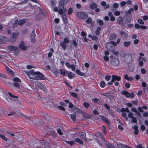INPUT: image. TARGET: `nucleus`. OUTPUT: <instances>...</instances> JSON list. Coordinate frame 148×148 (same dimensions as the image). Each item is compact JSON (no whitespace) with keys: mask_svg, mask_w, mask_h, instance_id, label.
<instances>
[{"mask_svg":"<svg viewBox=\"0 0 148 148\" xmlns=\"http://www.w3.org/2000/svg\"><path fill=\"white\" fill-rule=\"evenodd\" d=\"M59 10L58 13L61 15L63 20L64 21L66 20V9L64 8V3L62 2H60L58 5Z\"/></svg>","mask_w":148,"mask_h":148,"instance_id":"f257e3e1","label":"nucleus"},{"mask_svg":"<svg viewBox=\"0 0 148 148\" xmlns=\"http://www.w3.org/2000/svg\"><path fill=\"white\" fill-rule=\"evenodd\" d=\"M28 75L31 79H36L37 72H34L33 70H31L28 71Z\"/></svg>","mask_w":148,"mask_h":148,"instance_id":"f03ea898","label":"nucleus"},{"mask_svg":"<svg viewBox=\"0 0 148 148\" xmlns=\"http://www.w3.org/2000/svg\"><path fill=\"white\" fill-rule=\"evenodd\" d=\"M8 49L11 51H14V54L16 55H18L19 51L18 47L12 45H10L8 46Z\"/></svg>","mask_w":148,"mask_h":148,"instance_id":"7ed1b4c3","label":"nucleus"},{"mask_svg":"<svg viewBox=\"0 0 148 148\" xmlns=\"http://www.w3.org/2000/svg\"><path fill=\"white\" fill-rule=\"evenodd\" d=\"M97 136H99L100 137V139H99L98 143L99 145H103L106 144L105 141L104 139V137L102 135L101 132H98L97 133Z\"/></svg>","mask_w":148,"mask_h":148,"instance_id":"20e7f679","label":"nucleus"},{"mask_svg":"<svg viewBox=\"0 0 148 148\" xmlns=\"http://www.w3.org/2000/svg\"><path fill=\"white\" fill-rule=\"evenodd\" d=\"M116 43L113 41H111L110 42H108L106 44V47L109 50H111L113 49V47L116 45Z\"/></svg>","mask_w":148,"mask_h":148,"instance_id":"39448f33","label":"nucleus"},{"mask_svg":"<svg viewBox=\"0 0 148 148\" xmlns=\"http://www.w3.org/2000/svg\"><path fill=\"white\" fill-rule=\"evenodd\" d=\"M69 41L67 38H65L64 40L62 42L60 43V45L62 47V48L64 50H65L66 49L67 45L69 42Z\"/></svg>","mask_w":148,"mask_h":148,"instance_id":"423d86ee","label":"nucleus"},{"mask_svg":"<svg viewBox=\"0 0 148 148\" xmlns=\"http://www.w3.org/2000/svg\"><path fill=\"white\" fill-rule=\"evenodd\" d=\"M122 94L125 95L127 98L130 97L133 98L134 97V95L133 93H129L126 91H123L122 92Z\"/></svg>","mask_w":148,"mask_h":148,"instance_id":"0eeeda50","label":"nucleus"},{"mask_svg":"<svg viewBox=\"0 0 148 148\" xmlns=\"http://www.w3.org/2000/svg\"><path fill=\"white\" fill-rule=\"evenodd\" d=\"M77 15L80 18L85 19L88 17L87 14L85 12H79L77 13Z\"/></svg>","mask_w":148,"mask_h":148,"instance_id":"6e6552de","label":"nucleus"},{"mask_svg":"<svg viewBox=\"0 0 148 148\" xmlns=\"http://www.w3.org/2000/svg\"><path fill=\"white\" fill-rule=\"evenodd\" d=\"M119 63V59L116 58H112V59L111 63V64L113 66H117Z\"/></svg>","mask_w":148,"mask_h":148,"instance_id":"1a4fd4ad","label":"nucleus"},{"mask_svg":"<svg viewBox=\"0 0 148 148\" xmlns=\"http://www.w3.org/2000/svg\"><path fill=\"white\" fill-rule=\"evenodd\" d=\"M16 33H13L10 38V41L12 43H14L16 41Z\"/></svg>","mask_w":148,"mask_h":148,"instance_id":"9d476101","label":"nucleus"},{"mask_svg":"<svg viewBox=\"0 0 148 148\" xmlns=\"http://www.w3.org/2000/svg\"><path fill=\"white\" fill-rule=\"evenodd\" d=\"M19 47L21 50H25L26 49V47L23 41H21L19 45Z\"/></svg>","mask_w":148,"mask_h":148,"instance_id":"9b49d317","label":"nucleus"},{"mask_svg":"<svg viewBox=\"0 0 148 148\" xmlns=\"http://www.w3.org/2000/svg\"><path fill=\"white\" fill-rule=\"evenodd\" d=\"M121 77L120 76H118L116 75H113L112 76V81L114 82L116 80L118 82L121 80Z\"/></svg>","mask_w":148,"mask_h":148,"instance_id":"f8f14e48","label":"nucleus"},{"mask_svg":"<svg viewBox=\"0 0 148 148\" xmlns=\"http://www.w3.org/2000/svg\"><path fill=\"white\" fill-rule=\"evenodd\" d=\"M45 79V78L42 74L38 72V80H44Z\"/></svg>","mask_w":148,"mask_h":148,"instance_id":"ddd939ff","label":"nucleus"},{"mask_svg":"<svg viewBox=\"0 0 148 148\" xmlns=\"http://www.w3.org/2000/svg\"><path fill=\"white\" fill-rule=\"evenodd\" d=\"M38 87L40 88L41 90H42L44 92H46L47 91V89L43 85L39 82H38Z\"/></svg>","mask_w":148,"mask_h":148,"instance_id":"4468645a","label":"nucleus"},{"mask_svg":"<svg viewBox=\"0 0 148 148\" xmlns=\"http://www.w3.org/2000/svg\"><path fill=\"white\" fill-rule=\"evenodd\" d=\"M36 36L34 33V31H32L31 37H30V39L31 40V41L32 42L34 43L36 41V40L34 39L35 38V37Z\"/></svg>","mask_w":148,"mask_h":148,"instance_id":"2eb2a0df","label":"nucleus"},{"mask_svg":"<svg viewBox=\"0 0 148 148\" xmlns=\"http://www.w3.org/2000/svg\"><path fill=\"white\" fill-rule=\"evenodd\" d=\"M59 73L63 76H65L66 74H67V71L64 69H61L59 70Z\"/></svg>","mask_w":148,"mask_h":148,"instance_id":"dca6fc26","label":"nucleus"},{"mask_svg":"<svg viewBox=\"0 0 148 148\" xmlns=\"http://www.w3.org/2000/svg\"><path fill=\"white\" fill-rule=\"evenodd\" d=\"M97 5L95 3H91L90 5V8L92 10H94L97 7Z\"/></svg>","mask_w":148,"mask_h":148,"instance_id":"f3484780","label":"nucleus"},{"mask_svg":"<svg viewBox=\"0 0 148 148\" xmlns=\"http://www.w3.org/2000/svg\"><path fill=\"white\" fill-rule=\"evenodd\" d=\"M125 58L131 60L132 58V55L130 53H128L125 55Z\"/></svg>","mask_w":148,"mask_h":148,"instance_id":"a211bd4d","label":"nucleus"},{"mask_svg":"<svg viewBox=\"0 0 148 148\" xmlns=\"http://www.w3.org/2000/svg\"><path fill=\"white\" fill-rule=\"evenodd\" d=\"M118 146L119 148H131L127 145H123L121 144L118 145Z\"/></svg>","mask_w":148,"mask_h":148,"instance_id":"6ab92c4d","label":"nucleus"},{"mask_svg":"<svg viewBox=\"0 0 148 148\" xmlns=\"http://www.w3.org/2000/svg\"><path fill=\"white\" fill-rule=\"evenodd\" d=\"M132 129L134 130V133L136 134L137 135L138 134V127L136 125H134V126H133L132 127Z\"/></svg>","mask_w":148,"mask_h":148,"instance_id":"aec40b11","label":"nucleus"},{"mask_svg":"<svg viewBox=\"0 0 148 148\" xmlns=\"http://www.w3.org/2000/svg\"><path fill=\"white\" fill-rule=\"evenodd\" d=\"M120 34L122 35L123 37L125 38L127 37L128 36V34L127 33L123 31H121L120 32Z\"/></svg>","mask_w":148,"mask_h":148,"instance_id":"412c9836","label":"nucleus"},{"mask_svg":"<svg viewBox=\"0 0 148 148\" xmlns=\"http://www.w3.org/2000/svg\"><path fill=\"white\" fill-rule=\"evenodd\" d=\"M27 21L26 19H23L19 21H18V25H22L25 23Z\"/></svg>","mask_w":148,"mask_h":148,"instance_id":"4be33fe9","label":"nucleus"},{"mask_svg":"<svg viewBox=\"0 0 148 148\" xmlns=\"http://www.w3.org/2000/svg\"><path fill=\"white\" fill-rule=\"evenodd\" d=\"M71 117L73 121H75L76 119V114H72L71 115Z\"/></svg>","mask_w":148,"mask_h":148,"instance_id":"5701e85b","label":"nucleus"},{"mask_svg":"<svg viewBox=\"0 0 148 148\" xmlns=\"http://www.w3.org/2000/svg\"><path fill=\"white\" fill-rule=\"evenodd\" d=\"M76 73L79 75L83 76L84 75V73H82L79 69H77L76 70Z\"/></svg>","mask_w":148,"mask_h":148,"instance_id":"b1692460","label":"nucleus"},{"mask_svg":"<svg viewBox=\"0 0 148 148\" xmlns=\"http://www.w3.org/2000/svg\"><path fill=\"white\" fill-rule=\"evenodd\" d=\"M101 119L102 120L105 121L106 122H107L108 124H109V122L107 118L103 116H101Z\"/></svg>","mask_w":148,"mask_h":148,"instance_id":"393cba45","label":"nucleus"},{"mask_svg":"<svg viewBox=\"0 0 148 148\" xmlns=\"http://www.w3.org/2000/svg\"><path fill=\"white\" fill-rule=\"evenodd\" d=\"M131 44L130 41H125L123 42V45L125 47H128L130 46Z\"/></svg>","mask_w":148,"mask_h":148,"instance_id":"a878e982","label":"nucleus"},{"mask_svg":"<svg viewBox=\"0 0 148 148\" xmlns=\"http://www.w3.org/2000/svg\"><path fill=\"white\" fill-rule=\"evenodd\" d=\"M39 10L41 14L43 15H45L46 14V11L45 10L43 9H40L39 8Z\"/></svg>","mask_w":148,"mask_h":148,"instance_id":"bb28decb","label":"nucleus"},{"mask_svg":"<svg viewBox=\"0 0 148 148\" xmlns=\"http://www.w3.org/2000/svg\"><path fill=\"white\" fill-rule=\"evenodd\" d=\"M54 52L53 49L52 48L50 49V51H49L48 53V57H50L52 55Z\"/></svg>","mask_w":148,"mask_h":148,"instance_id":"cd10ccee","label":"nucleus"},{"mask_svg":"<svg viewBox=\"0 0 148 148\" xmlns=\"http://www.w3.org/2000/svg\"><path fill=\"white\" fill-rule=\"evenodd\" d=\"M75 141L78 143L80 144H83V142L82 141L78 138H76L75 139Z\"/></svg>","mask_w":148,"mask_h":148,"instance_id":"c85d7f7f","label":"nucleus"},{"mask_svg":"<svg viewBox=\"0 0 148 148\" xmlns=\"http://www.w3.org/2000/svg\"><path fill=\"white\" fill-rule=\"evenodd\" d=\"M97 22L98 23H99L100 26H101L103 25V22L102 20L99 19H97Z\"/></svg>","mask_w":148,"mask_h":148,"instance_id":"c756f323","label":"nucleus"},{"mask_svg":"<svg viewBox=\"0 0 148 148\" xmlns=\"http://www.w3.org/2000/svg\"><path fill=\"white\" fill-rule=\"evenodd\" d=\"M18 23V21L17 20H15L14 22H13L12 27H16L17 25V24Z\"/></svg>","mask_w":148,"mask_h":148,"instance_id":"7c9ffc66","label":"nucleus"},{"mask_svg":"<svg viewBox=\"0 0 148 148\" xmlns=\"http://www.w3.org/2000/svg\"><path fill=\"white\" fill-rule=\"evenodd\" d=\"M75 141L72 140L71 141H66V142L71 146L75 144Z\"/></svg>","mask_w":148,"mask_h":148,"instance_id":"2f4dec72","label":"nucleus"},{"mask_svg":"<svg viewBox=\"0 0 148 148\" xmlns=\"http://www.w3.org/2000/svg\"><path fill=\"white\" fill-rule=\"evenodd\" d=\"M116 37V35L115 34H111L109 37V39L110 40H112L115 39Z\"/></svg>","mask_w":148,"mask_h":148,"instance_id":"473e14b6","label":"nucleus"},{"mask_svg":"<svg viewBox=\"0 0 148 148\" xmlns=\"http://www.w3.org/2000/svg\"><path fill=\"white\" fill-rule=\"evenodd\" d=\"M74 75L72 72H70L68 74V76L69 78L70 79L74 77Z\"/></svg>","mask_w":148,"mask_h":148,"instance_id":"72a5a7b5","label":"nucleus"},{"mask_svg":"<svg viewBox=\"0 0 148 148\" xmlns=\"http://www.w3.org/2000/svg\"><path fill=\"white\" fill-rule=\"evenodd\" d=\"M13 85L15 87L17 88H20V85L18 83L14 82L13 83Z\"/></svg>","mask_w":148,"mask_h":148,"instance_id":"f704fd0d","label":"nucleus"},{"mask_svg":"<svg viewBox=\"0 0 148 148\" xmlns=\"http://www.w3.org/2000/svg\"><path fill=\"white\" fill-rule=\"evenodd\" d=\"M0 138H1L5 141H6L7 140V138H6L3 135L0 134Z\"/></svg>","mask_w":148,"mask_h":148,"instance_id":"c9c22d12","label":"nucleus"},{"mask_svg":"<svg viewBox=\"0 0 148 148\" xmlns=\"http://www.w3.org/2000/svg\"><path fill=\"white\" fill-rule=\"evenodd\" d=\"M83 105L84 107L85 108H88L90 106V104L86 102H84L83 103Z\"/></svg>","mask_w":148,"mask_h":148,"instance_id":"e433bc0d","label":"nucleus"},{"mask_svg":"<svg viewBox=\"0 0 148 148\" xmlns=\"http://www.w3.org/2000/svg\"><path fill=\"white\" fill-rule=\"evenodd\" d=\"M13 81L14 82H21V81L20 79H19L18 77H15L13 79Z\"/></svg>","mask_w":148,"mask_h":148,"instance_id":"4c0bfd02","label":"nucleus"},{"mask_svg":"<svg viewBox=\"0 0 148 148\" xmlns=\"http://www.w3.org/2000/svg\"><path fill=\"white\" fill-rule=\"evenodd\" d=\"M132 119L131 121V123H136L137 122V121L136 118L135 117H133V118H132Z\"/></svg>","mask_w":148,"mask_h":148,"instance_id":"58836bf2","label":"nucleus"},{"mask_svg":"<svg viewBox=\"0 0 148 148\" xmlns=\"http://www.w3.org/2000/svg\"><path fill=\"white\" fill-rule=\"evenodd\" d=\"M105 84H106L104 81H102L100 83L101 87L102 88H103L105 86Z\"/></svg>","mask_w":148,"mask_h":148,"instance_id":"ea45409f","label":"nucleus"},{"mask_svg":"<svg viewBox=\"0 0 148 148\" xmlns=\"http://www.w3.org/2000/svg\"><path fill=\"white\" fill-rule=\"evenodd\" d=\"M8 70L9 73L12 75H14V73L12 70L10 69L9 68H8Z\"/></svg>","mask_w":148,"mask_h":148,"instance_id":"a19ab883","label":"nucleus"},{"mask_svg":"<svg viewBox=\"0 0 148 148\" xmlns=\"http://www.w3.org/2000/svg\"><path fill=\"white\" fill-rule=\"evenodd\" d=\"M111 78V76L109 75H107L105 77V79L107 81H109Z\"/></svg>","mask_w":148,"mask_h":148,"instance_id":"79ce46f5","label":"nucleus"},{"mask_svg":"<svg viewBox=\"0 0 148 148\" xmlns=\"http://www.w3.org/2000/svg\"><path fill=\"white\" fill-rule=\"evenodd\" d=\"M73 9L71 8H69L68 10V13L69 15H70L72 12Z\"/></svg>","mask_w":148,"mask_h":148,"instance_id":"37998d69","label":"nucleus"},{"mask_svg":"<svg viewBox=\"0 0 148 148\" xmlns=\"http://www.w3.org/2000/svg\"><path fill=\"white\" fill-rule=\"evenodd\" d=\"M138 23L142 25H143L144 24V22L141 19L139 18L138 19Z\"/></svg>","mask_w":148,"mask_h":148,"instance_id":"c03bdc74","label":"nucleus"},{"mask_svg":"<svg viewBox=\"0 0 148 148\" xmlns=\"http://www.w3.org/2000/svg\"><path fill=\"white\" fill-rule=\"evenodd\" d=\"M86 22L88 24L91 23L92 20L90 18H88L86 21Z\"/></svg>","mask_w":148,"mask_h":148,"instance_id":"a18cd8bd","label":"nucleus"},{"mask_svg":"<svg viewBox=\"0 0 148 148\" xmlns=\"http://www.w3.org/2000/svg\"><path fill=\"white\" fill-rule=\"evenodd\" d=\"M106 145L107 148H114L112 145L110 144H106Z\"/></svg>","mask_w":148,"mask_h":148,"instance_id":"49530a36","label":"nucleus"},{"mask_svg":"<svg viewBox=\"0 0 148 148\" xmlns=\"http://www.w3.org/2000/svg\"><path fill=\"white\" fill-rule=\"evenodd\" d=\"M128 116L129 118H132L134 117V115L133 114L132 112H130L128 114Z\"/></svg>","mask_w":148,"mask_h":148,"instance_id":"de8ad7c7","label":"nucleus"},{"mask_svg":"<svg viewBox=\"0 0 148 148\" xmlns=\"http://www.w3.org/2000/svg\"><path fill=\"white\" fill-rule=\"evenodd\" d=\"M104 106L106 108V109L108 110V112H110V113H111V112H110V107L106 104H105L104 105Z\"/></svg>","mask_w":148,"mask_h":148,"instance_id":"09e8293b","label":"nucleus"},{"mask_svg":"<svg viewBox=\"0 0 148 148\" xmlns=\"http://www.w3.org/2000/svg\"><path fill=\"white\" fill-rule=\"evenodd\" d=\"M112 53L116 55H118L119 54V52L114 50H112Z\"/></svg>","mask_w":148,"mask_h":148,"instance_id":"8fccbe9b","label":"nucleus"},{"mask_svg":"<svg viewBox=\"0 0 148 148\" xmlns=\"http://www.w3.org/2000/svg\"><path fill=\"white\" fill-rule=\"evenodd\" d=\"M70 95L76 98L77 97V95L74 92H71L70 93Z\"/></svg>","mask_w":148,"mask_h":148,"instance_id":"3c124183","label":"nucleus"},{"mask_svg":"<svg viewBox=\"0 0 148 148\" xmlns=\"http://www.w3.org/2000/svg\"><path fill=\"white\" fill-rule=\"evenodd\" d=\"M142 86L143 87V89L145 90V87L146 86V83L144 82H142Z\"/></svg>","mask_w":148,"mask_h":148,"instance_id":"603ef678","label":"nucleus"},{"mask_svg":"<svg viewBox=\"0 0 148 148\" xmlns=\"http://www.w3.org/2000/svg\"><path fill=\"white\" fill-rule=\"evenodd\" d=\"M114 14L116 16H118L120 15V13L119 11H116L114 12Z\"/></svg>","mask_w":148,"mask_h":148,"instance_id":"864d4df0","label":"nucleus"},{"mask_svg":"<svg viewBox=\"0 0 148 148\" xmlns=\"http://www.w3.org/2000/svg\"><path fill=\"white\" fill-rule=\"evenodd\" d=\"M8 95H9L11 97H12L13 98H18V97H17V96H14L10 92H8Z\"/></svg>","mask_w":148,"mask_h":148,"instance_id":"5fc2aeb1","label":"nucleus"},{"mask_svg":"<svg viewBox=\"0 0 148 148\" xmlns=\"http://www.w3.org/2000/svg\"><path fill=\"white\" fill-rule=\"evenodd\" d=\"M70 68L73 71H75V66L73 64H71L70 67Z\"/></svg>","mask_w":148,"mask_h":148,"instance_id":"6e6d98bb","label":"nucleus"},{"mask_svg":"<svg viewBox=\"0 0 148 148\" xmlns=\"http://www.w3.org/2000/svg\"><path fill=\"white\" fill-rule=\"evenodd\" d=\"M6 133L7 134H8V136H14V134L10 133V132H8V131L6 132Z\"/></svg>","mask_w":148,"mask_h":148,"instance_id":"4d7b16f0","label":"nucleus"},{"mask_svg":"<svg viewBox=\"0 0 148 148\" xmlns=\"http://www.w3.org/2000/svg\"><path fill=\"white\" fill-rule=\"evenodd\" d=\"M139 65L140 66H142L143 64V61L138 60Z\"/></svg>","mask_w":148,"mask_h":148,"instance_id":"13d9d810","label":"nucleus"},{"mask_svg":"<svg viewBox=\"0 0 148 148\" xmlns=\"http://www.w3.org/2000/svg\"><path fill=\"white\" fill-rule=\"evenodd\" d=\"M125 86L126 88H129L130 87V84L128 83H126L125 84Z\"/></svg>","mask_w":148,"mask_h":148,"instance_id":"bf43d9fd","label":"nucleus"},{"mask_svg":"<svg viewBox=\"0 0 148 148\" xmlns=\"http://www.w3.org/2000/svg\"><path fill=\"white\" fill-rule=\"evenodd\" d=\"M80 136L83 138H85V133L82 132L80 134Z\"/></svg>","mask_w":148,"mask_h":148,"instance_id":"052dcab7","label":"nucleus"},{"mask_svg":"<svg viewBox=\"0 0 148 148\" xmlns=\"http://www.w3.org/2000/svg\"><path fill=\"white\" fill-rule=\"evenodd\" d=\"M72 44L75 47L77 46V43L76 41L75 40H73L72 42Z\"/></svg>","mask_w":148,"mask_h":148,"instance_id":"680f3d73","label":"nucleus"},{"mask_svg":"<svg viewBox=\"0 0 148 148\" xmlns=\"http://www.w3.org/2000/svg\"><path fill=\"white\" fill-rule=\"evenodd\" d=\"M102 128L103 130V133L104 134H106V128L104 126H103Z\"/></svg>","mask_w":148,"mask_h":148,"instance_id":"e2e57ef3","label":"nucleus"},{"mask_svg":"<svg viewBox=\"0 0 148 148\" xmlns=\"http://www.w3.org/2000/svg\"><path fill=\"white\" fill-rule=\"evenodd\" d=\"M65 65L66 67H68V69H69L70 68V67L71 66V65L68 62H66L65 64Z\"/></svg>","mask_w":148,"mask_h":148,"instance_id":"0e129e2a","label":"nucleus"},{"mask_svg":"<svg viewBox=\"0 0 148 148\" xmlns=\"http://www.w3.org/2000/svg\"><path fill=\"white\" fill-rule=\"evenodd\" d=\"M140 25L137 23L135 24V28L137 29L139 28L140 27Z\"/></svg>","mask_w":148,"mask_h":148,"instance_id":"69168bd1","label":"nucleus"},{"mask_svg":"<svg viewBox=\"0 0 148 148\" xmlns=\"http://www.w3.org/2000/svg\"><path fill=\"white\" fill-rule=\"evenodd\" d=\"M57 132L60 135H62V132L61 130L60 129H58L57 130Z\"/></svg>","mask_w":148,"mask_h":148,"instance_id":"338daca9","label":"nucleus"},{"mask_svg":"<svg viewBox=\"0 0 148 148\" xmlns=\"http://www.w3.org/2000/svg\"><path fill=\"white\" fill-rule=\"evenodd\" d=\"M113 6L114 8H117L119 7V5L117 3H114L113 4Z\"/></svg>","mask_w":148,"mask_h":148,"instance_id":"774afa93","label":"nucleus"}]
</instances>
